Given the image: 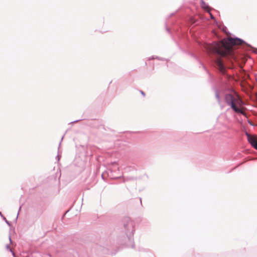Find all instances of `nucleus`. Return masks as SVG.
Returning a JSON list of instances; mask_svg holds the SVG:
<instances>
[{"label": "nucleus", "instance_id": "f257e3e1", "mask_svg": "<svg viewBox=\"0 0 257 257\" xmlns=\"http://www.w3.org/2000/svg\"><path fill=\"white\" fill-rule=\"evenodd\" d=\"M243 44H245V42L237 37L224 39L222 41V46L224 49L223 50L221 45L216 42H213L211 44L206 42L199 43L200 47L204 49L208 55L216 56L215 58H212L213 61L222 73H224L225 71V66L222 57H226L227 55L233 57L232 47Z\"/></svg>", "mask_w": 257, "mask_h": 257}, {"label": "nucleus", "instance_id": "f03ea898", "mask_svg": "<svg viewBox=\"0 0 257 257\" xmlns=\"http://www.w3.org/2000/svg\"><path fill=\"white\" fill-rule=\"evenodd\" d=\"M225 101L226 104L230 106L235 112L243 114V111L236 106L240 101V98L238 94L233 91L232 93H227L225 95Z\"/></svg>", "mask_w": 257, "mask_h": 257}, {"label": "nucleus", "instance_id": "7ed1b4c3", "mask_svg": "<svg viewBox=\"0 0 257 257\" xmlns=\"http://www.w3.org/2000/svg\"><path fill=\"white\" fill-rule=\"evenodd\" d=\"M124 227L126 236V238L128 240V242L126 243V245L134 248L135 247L134 241L135 229L133 223L129 218L126 219V223L124 224Z\"/></svg>", "mask_w": 257, "mask_h": 257}, {"label": "nucleus", "instance_id": "20e7f679", "mask_svg": "<svg viewBox=\"0 0 257 257\" xmlns=\"http://www.w3.org/2000/svg\"><path fill=\"white\" fill-rule=\"evenodd\" d=\"M247 137L248 142L250 145L257 150V139L256 138L250 136L247 133H246Z\"/></svg>", "mask_w": 257, "mask_h": 257}, {"label": "nucleus", "instance_id": "39448f33", "mask_svg": "<svg viewBox=\"0 0 257 257\" xmlns=\"http://www.w3.org/2000/svg\"><path fill=\"white\" fill-rule=\"evenodd\" d=\"M116 170H117V171L119 173V175H115L114 174V173H115V171L114 170H112L111 169H109L108 170V175L113 178V179H117V178H120L121 177V174L120 173H119V168L118 167L116 168Z\"/></svg>", "mask_w": 257, "mask_h": 257}, {"label": "nucleus", "instance_id": "423d86ee", "mask_svg": "<svg viewBox=\"0 0 257 257\" xmlns=\"http://www.w3.org/2000/svg\"><path fill=\"white\" fill-rule=\"evenodd\" d=\"M213 89H214V91L215 92V97L217 99L218 102L220 103L221 102V99H220V96H219V91L218 90V89L216 88H213Z\"/></svg>", "mask_w": 257, "mask_h": 257}, {"label": "nucleus", "instance_id": "0eeeda50", "mask_svg": "<svg viewBox=\"0 0 257 257\" xmlns=\"http://www.w3.org/2000/svg\"><path fill=\"white\" fill-rule=\"evenodd\" d=\"M201 5L202 8L205 10L209 8V6L203 0H201Z\"/></svg>", "mask_w": 257, "mask_h": 257}, {"label": "nucleus", "instance_id": "6e6552de", "mask_svg": "<svg viewBox=\"0 0 257 257\" xmlns=\"http://www.w3.org/2000/svg\"><path fill=\"white\" fill-rule=\"evenodd\" d=\"M155 58H156V59H158V60H165V59H164V58H160V57H157V56H156V57H155V56H152V57H149V58H148V60H153V59H155Z\"/></svg>", "mask_w": 257, "mask_h": 257}, {"label": "nucleus", "instance_id": "1a4fd4ad", "mask_svg": "<svg viewBox=\"0 0 257 257\" xmlns=\"http://www.w3.org/2000/svg\"><path fill=\"white\" fill-rule=\"evenodd\" d=\"M6 248H7V249L9 250L10 251H11V252H12V254H13V257H16V255L14 253V252L12 250V249L11 248V247H10L9 245V244H7L6 245Z\"/></svg>", "mask_w": 257, "mask_h": 257}, {"label": "nucleus", "instance_id": "9d476101", "mask_svg": "<svg viewBox=\"0 0 257 257\" xmlns=\"http://www.w3.org/2000/svg\"><path fill=\"white\" fill-rule=\"evenodd\" d=\"M3 219L5 221L6 223L9 225V226H11V223L7 220V219L6 218V217L5 216H3Z\"/></svg>", "mask_w": 257, "mask_h": 257}, {"label": "nucleus", "instance_id": "9b49d317", "mask_svg": "<svg viewBox=\"0 0 257 257\" xmlns=\"http://www.w3.org/2000/svg\"><path fill=\"white\" fill-rule=\"evenodd\" d=\"M81 119H78V120H76L75 121H73L72 122H71V123H74V122H78L79 121H80Z\"/></svg>", "mask_w": 257, "mask_h": 257}, {"label": "nucleus", "instance_id": "f8f14e48", "mask_svg": "<svg viewBox=\"0 0 257 257\" xmlns=\"http://www.w3.org/2000/svg\"><path fill=\"white\" fill-rule=\"evenodd\" d=\"M56 158H57V159L58 161H59L60 158V156H59V155H58L57 156Z\"/></svg>", "mask_w": 257, "mask_h": 257}, {"label": "nucleus", "instance_id": "ddd939ff", "mask_svg": "<svg viewBox=\"0 0 257 257\" xmlns=\"http://www.w3.org/2000/svg\"><path fill=\"white\" fill-rule=\"evenodd\" d=\"M141 94H142L143 96H145V94L144 92H143V91H141Z\"/></svg>", "mask_w": 257, "mask_h": 257}, {"label": "nucleus", "instance_id": "4468645a", "mask_svg": "<svg viewBox=\"0 0 257 257\" xmlns=\"http://www.w3.org/2000/svg\"><path fill=\"white\" fill-rule=\"evenodd\" d=\"M9 240H10V243H12V239H11V237L10 236H9Z\"/></svg>", "mask_w": 257, "mask_h": 257}, {"label": "nucleus", "instance_id": "2eb2a0df", "mask_svg": "<svg viewBox=\"0 0 257 257\" xmlns=\"http://www.w3.org/2000/svg\"><path fill=\"white\" fill-rule=\"evenodd\" d=\"M166 30L168 31V32H169V29H168V28L166 26Z\"/></svg>", "mask_w": 257, "mask_h": 257}, {"label": "nucleus", "instance_id": "dca6fc26", "mask_svg": "<svg viewBox=\"0 0 257 257\" xmlns=\"http://www.w3.org/2000/svg\"><path fill=\"white\" fill-rule=\"evenodd\" d=\"M0 216H2V217L3 216H4L1 212H0Z\"/></svg>", "mask_w": 257, "mask_h": 257}, {"label": "nucleus", "instance_id": "f3484780", "mask_svg": "<svg viewBox=\"0 0 257 257\" xmlns=\"http://www.w3.org/2000/svg\"><path fill=\"white\" fill-rule=\"evenodd\" d=\"M210 15H211V18L212 19H214V17L211 14Z\"/></svg>", "mask_w": 257, "mask_h": 257}, {"label": "nucleus", "instance_id": "a211bd4d", "mask_svg": "<svg viewBox=\"0 0 257 257\" xmlns=\"http://www.w3.org/2000/svg\"><path fill=\"white\" fill-rule=\"evenodd\" d=\"M64 137V136H63L62 137L61 140V141H62V140L63 139Z\"/></svg>", "mask_w": 257, "mask_h": 257}, {"label": "nucleus", "instance_id": "6ab92c4d", "mask_svg": "<svg viewBox=\"0 0 257 257\" xmlns=\"http://www.w3.org/2000/svg\"><path fill=\"white\" fill-rule=\"evenodd\" d=\"M113 165H116V163L115 162H113Z\"/></svg>", "mask_w": 257, "mask_h": 257}, {"label": "nucleus", "instance_id": "aec40b11", "mask_svg": "<svg viewBox=\"0 0 257 257\" xmlns=\"http://www.w3.org/2000/svg\"><path fill=\"white\" fill-rule=\"evenodd\" d=\"M173 14H171L170 15V16H169V17H170L171 16H173Z\"/></svg>", "mask_w": 257, "mask_h": 257}, {"label": "nucleus", "instance_id": "412c9836", "mask_svg": "<svg viewBox=\"0 0 257 257\" xmlns=\"http://www.w3.org/2000/svg\"><path fill=\"white\" fill-rule=\"evenodd\" d=\"M18 215H19V213L17 214V216L16 219L18 218Z\"/></svg>", "mask_w": 257, "mask_h": 257}, {"label": "nucleus", "instance_id": "4be33fe9", "mask_svg": "<svg viewBox=\"0 0 257 257\" xmlns=\"http://www.w3.org/2000/svg\"><path fill=\"white\" fill-rule=\"evenodd\" d=\"M192 56H193L194 58H196V57H195V56H194V55H192Z\"/></svg>", "mask_w": 257, "mask_h": 257}, {"label": "nucleus", "instance_id": "5701e85b", "mask_svg": "<svg viewBox=\"0 0 257 257\" xmlns=\"http://www.w3.org/2000/svg\"><path fill=\"white\" fill-rule=\"evenodd\" d=\"M203 67L205 69V66L202 64Z\"/></svg>", "mask_w": 257, "mask_h": 257}, {"label": "nucleus", "instance_id": "b1692460", "mask_svg": "<svg viewBox=\"0 0 257 257\" xmlns=\"http://www.w3.org/2000/svg\"><path fill=\"white\" fill-rule=\"evenodd\" d=\"M140 201H141V202H142V198H140Z\"/></svg>", "mask_w": 257, "mask_h": 257}, {"label": "nucleus", "instance_id": "393cba45", "mask_svg": "<svg viewBox=\"0 0 257 257\" xmlns=\"http://www.w3.org/2000/svg\"><path fill=\"white\" fill-rule=\"evenodd\" d=\"M101 177H102V178L103 179V175H102Z\"/></svg>", "mask_w": 257, "mask_h": 257}]
</instances>
